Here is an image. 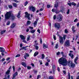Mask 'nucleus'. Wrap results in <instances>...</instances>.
<instances>
[{
	"label": "nucleus",
	"mask_w": 79,
	"mask_h": 79,
	"mask_svg": "<svg viewBox=\"0 0 79 79\" xmlns=\"http://www.w3.org/2000/svg\"><path fill=\"white\" fill-rule=\"evenodd\" d=\"M13 71H15V66H13Z\"/></svg>",
	"instance_id": "obj_64"
},
{
	"label": "nucleus",
	"mask_w": 79,
	"mask_h": 79,
	"mask_svg": "<svg viewBox=\"0 0 79 79\" xmlns=\"http://www.w3.org/2000/svg\"><path fill=\"white\" fill-rule=\"evenodd\" d=\"M64 46L66 47H69V46H70L69 40H68L65 42Z\"/></svg>",
	"instance_id": "obj_9"
},
{
	"label": "nucleus",
	"mask_w": 79,
	"mask_h": 79,
	"mask_svg": "<svg viewBox=\"0 0 79 79\" xmlns=\"http://www.w3.org/2000/svg\"><path fill=\"white\" fill-rule=\"evenodd\" d=\"M50 5H47V8H50Z\"/></svg>",
	"instance_id": "obj_49"
},
{
	"label": "nucleus",
	"mask_w": 79,
	"mask_h": 79,
	"mask_svg": "<svg viewBox=\"0 0 79 79\" xmlns=\"http://www.w3.org/2000/svg\"><path fill=\"white\" fill-rule=\"evenodd\" d=\"M18 76V72H15V73L13 75V77L12 79H14L15 77H16V76Z\"/></svg>",
	"instance_id": "obj_10"
},
{
	"label": "nucleus",
	"mask_w": 79,
	"mask_h": 79,
	"mask_svg": "<svg viewBox=\"0 0 79 79\" xmlns=\"http://www.w3.org/2000/svg\"><path fill=\"white\" fill-rule=\"evenodd\" d=\"M23 42H24V43H25V44H27V42L26 41V40H23Z\"/></svg>",
	"instance_id": "obj_60"
},
{
	"label": "nucleus",
	"mask_w": 79,
	"mask_h": 79,
	"mask_svg": "<svg viewBox=\"0 0 79 79\" xmlns=\"http://www.w3.org/2000/svg\"><path fill=\"white\" fill-rule=\"evenodd\" d=\"M45 65H46V66H48V62H46Z\"/></svg>",
	"instance_id": "obj_58"
},
{
	"label": "nucleus",
	"mask_w": 79,
	"mask_h": 79,
	"mask_svg": "<svg viewBox=\"0 0 79 79\" xmlns=\"http://www.w3.org/2000/svg\"><path fill=\"white\" fill-rule=\"evenodd\" d=\"M54 27L57 29H60V24L59 23H56L54 24Z\"/></svg>",
	"instance_id": "obj_6"
},
{
	"label": "nucleus",
	"mask_w": 79,
	"mask_h": 79,
	"mask_svg": "<svg viewBox=\"0 0 79 79\" xmlns=\"http://www.w3.org/2000/svg\"><path fill=\"white\" fill-rule=\"evenodd\" d=\"M20 15H21V11H19L18 13V15H17V17L18 18H20Z\"/></svg>",
	"instance_id": "obj_23"
},
{
	"label": "nucleus",
	"mask_w": 79,
	"mask_h": 79,
	"mask_svg": "<svg viewBox=\"0 0 79 79\" xmlns=\"http://www.w3.org/2000/svg\"><path fill=\"white\" fill-rule=\"evenodd\" d=\"M59 63L60 64H62L63 66H66L68 64V60L65 58H61L59 60Z\"/></svg>",
	"instance_id": "obj_1"
},
{
	"label": "nucleus",
	"mask_w": 79,
	"mask_h": 79,
	"mask_svg": "<svg viewBox=\"0 0 79 79\" xmlns=\"http://www.w3.org/2000/svg\"><path fill=\"white\" fill-rule=\"evenodd\" d=\"M22 64L23 65V66L24 67H26V63L24 62H22Z\"/></svg>",
	"instance_id": "obj_26"
},
{
	"label": "nucleus",
	"mask_w": 79,
	"mask_h": 79,
	"mask_svg": "<svg viewBox=\"0 0 79 79\" xmlns=\"http://www.w3.org/2000/svg\"><path fill=\"white\" fill-rule=\"evenodd\" d=\"M20 37L22 40H24V39H25V37L23 35H20Z\"/></svg>",
	"instance_id": "obj_15"
},
{
	"label": "nucleus",
	"mask_w": 79,
	"mask_h": 79,
	"mask_svg": "<svg viewBox=\"0 0 79 79\" xmlns=\"http://www.w3.org/2000/svg\"><path fill=\"white\" fill-rule=\"evenodd\" d=\"M28 4V2L27 1H26L25 3V4H24V6H26Z\"/></svg>",
	"instance_id": "obj_36"
},
{
	"label": "nucleus",
	"mask_w": 79,
	"mask_h": 79,
	"mask_svg": "<svg viewBox=\"0 0 79 79\" xmlns=\"http://www.w3.org/2000/svg\"><path fill=\"white\" fill-rule=\"evenodd\" d=\"M49 79H54L53 76H50L49 77Z\"/></svg>",
	"instance_id": "obj_30"
},
{
	"label": "nucleus",
	"mask_w": 79,
	"mask_h": 79,
	"mask_svg": "<svg viewBox=\"0 0 79 79\" xmlns=\"http://www.w3.org/2000/svg\"><path fill=\"white\" fill-rule=\"evenodd\" d=\"M63 73L64 74H66V71H65L64 70L63 71Z\"/></svg>",
	"instance_id": "obj_61"
},
{
	"label": "nucleus",
	"mask_w": 79,
	"mask_h": 79,
	"mask_svg": "<svg viewBox=\"0 0 79 79\" xmlns=\"http://www.w3.org/2000/svg\"><path fill=\"white\" fill-rule=\"evenodd\" d=\"M20 54H17L16 56H15L16 58H17V57H19L20 56Z\"/></svg>",
	"instance_id": "obj_39"
},
{
	"label": "nucleus",
	"mask_w": 79,
	"mask_h": 79,
	"mask_svg": "<svg viewBox=\"0 0 79 79\" xmlns=\"http://www.w3.org/2000/svg\"><path fill=\"white\" fill-rule=\"evenodd\" d=\"M55 68H56V67H55V65H53L52 66V71L53 72L54 74H55Z\"/></svg>",
	"instance_id": "obj_12"
},
{
	"label": "nucleus",
	"mask_w": 79,
	"mask_h": 79,
	"mask_svg": "<svg viewBox=\"0 0 79 79\" xmlns=\"http://www.w3.org/2000/svg\"><path fill=\"white\" fill-rule=\"evenodd\" d=\"M77 60H78V57H77L74 60V62L76 64H77V62L76 61H77Z\"/></svg>",
	"instance_id": "obj_21"
},
{
	"label": "nucleus",
	"mask_w": 79,
	"mask_h": 79,
	"mask_svg": "<svg viewBox=\"0 0 79 79\" xmlns=\"http://www.w3.org/2000/svg\"><path fill=\"white\" fill-rule=\"evenodd\" d=\"M25 14L26 15L25 16V17L26 18H27L28 20H31V18L29 17V16H30V14H28V13H27V12H26L25 13Z\"/></svg>",
	"instance_id": "obj_8"
},
{
	"label": "nucleus",
	"mask_w": 79,
	"mask_h": 79,
	"mask_svg": "<svg viewBox=\"0 0 79 79\" xmlns=\"http://www.w3.org/2000/svg\"><path fill=\"white\" fill-rule=\"evenodd\" d=\"M29 29H33V27H31V26H29Z\"/></svg>",
	"instance_id": "obj_43"
},
{
	"label": "nucleus",
	"mask_w": 79,
	"mask_h": 79,
	"mask_svg": "<svg viewBox=\"0 0 79 79\" xmlns=\"http://www.w3.org/2000/svg\"><path fill=\"white\" fill-rule=\"evenodd\" d=\"M58 4L56 3V4H55V5L54 7H55L56 8H57L58 6Z\"/></svg>",
	"instance_id": "obj_37"
},
{
	"label": "nucleus",
	"mask_w": 79,
	"mask_h": 79,
	"mask_svg": "<svg viewBox=\"0 0 79 79\" xmlns=\"http://www.w3.org/2000/svg\"><path fill=\"white\" fill-rule=\"evenodd\" d=\"M10 23V22L9 21H8L6 25H9Z\"/></svg>",
	"instance_id": "obj_41"
},
{
	"label": "nucleus",
	"mask_w": 79,
	"mask_h": 79,
	"mask_svg": "<svg viewBox=\"0 0 79 79\" xmlns=\"http://www.w3.org/2000/svg\"><path fill=\"white\" fill-rule=\"evenodd\" d=\"M37 32H39V34H40V30H39V29H38L37 30Z\"/></svg>",
	"instance_id": "obj_54"
},
{
	"label": "nucleus",
	"mask_w": 79,
	"mask_h": 79,
	"mask_svg": "<svg viewBox=\"0 0 79 79\" xmlns=\"http://www.w3.org/2000/svg\"><path fill=\"white\" fill-rule=\"evenodd\" d=\"M11 18L12 19V20H14V19H15V17L14 16V15H12Z\"/></svg>",
	"instance_id": "obj_31"
},
{
	"label": "nucleus",
	"mask_w": 79,
	"mask_h": 79,
	"mask_svg": "<svg viewBox=\"0 0 79 79\" xmlns=\"http://www.w3.org/2000/svg\"><path fill=\"white\" fill-rule=\"evenodd\" d=\"M11 12H7L6 14H5V20L6 19H8L10 18L11 16Z\"/></svg>",
	"instance_id": "obj_3"
},
{
	"label": "nucleus",
	"mask_w": 79,
	"mask_h": 79,
	"mask_svg": "<svg viewBox=\"0 0 79 79\" xmlns=\"http://www.w3.org/2000/svg\"><path fill=\"white\" fill-rule=\"evenodd\" d=\"M53 39H54V40H56V36H55V35H53Z\"/></svg>",
	"instance_id": "obj_48"
},
{
	"label": "nucleus",
	"mask_w": 79,
	"mask_h": 79,
	"mask_svg": "<svg viewBox=\"0 0 79 79\" xmlns=\"http://www.w3.org/2000/svg\"><path fill=\"white\" fill-rule=\"evenodd\" d=\"M68 5H69L70 6H71V5H72V3L71 2L68 3Z\"/></svg>",
	"instance_id": "obj_38"
},
{
	"label": "nucleus",
	"mask_w": 79,
	"mask_h": 79,
	"mask_svg": "<svg viewBox=\"0 0 79 79\" xmlns=\"http://www.w3.org/2000/svg\"><path fill=\"white\" fill-rule=\"evenodd\" d=\"M37 55H39V52H36L34 54V56H36Z\"/></svg>",
	"instance_id": "obj_19"
},
{
	"label": "nucleus",
	"mask_w": 79,
	"mask_h": 79,
	"mask_svg": "<svg viewBox=\"0 0 79 79\" xmlns=\"http://www.w3.org/2000/svg\"><path fill=\"white\" fill-rule=\"evenodd\" d=\"M58 44H56L55 47V48H58Z\"/></svg>",
	"instance_id": "obj_46"
},
{
	"label": "nucleus",
	"mask_w": 79,
	"mask_h": 79,
	"mask_svg": "<svg viewBox=\"0 0 79 79\" xmlns=\"http://www.w3.org/2000/svg\"><path fill=\"white\" fill-rule=\"evenodd\" d=\"M10 70H8L6 73V74H7L8 75L10 73Z\"/></svg>",
	"instance_id": "obj_16"
},
{
	"label": "nucleus",
	"mask_w": 79,
	"mask_h": 79,
	"mask_svg": "<svg viewBox=\"0 0 79 79\" xmlns=\"http://www.w3.org/2000/svg\"><path fill=\"white\" fill-rule=\"evenodd\" d=\"M40 44H42V38H40Z\"/></svg>",
	"instance_id": "obj_40"
},
{
	"label": "nucleus",
	"mask_w": 79,
	"mask_h": 79,
	"mask_svg": "<svg viewBox=\"0 0 79 79\" xmlns=\"http://www.w3.org/2000/svg\"><path fill=\"white\" fill-rule=\"evenodd\" d=\"M37 21H35L34 22V23H33V24H34V26L35 27V26H37Z\"/></svg>",
	"instance_id": "obj_17"
},
{
	"label": "nucleus",
	"mask_w": 79,
	"mask_h": 79,
	"mask_svg": "<svg viewBox=\"0 0 79 79\" xmlns=\"http://www.w3.org/2000/svg\"><path fill=\"white\" fill-rule=\"evenodd\" d=\"M30 38H31V35H28L27 38V41H29V40H30Z\"/></svg>",
	"instance_id": "obj_27"
},
{
	"label": "nucleus",
	"mask_w": 79,
	"mask_h": 79,
	"mask_svg": "<svg viewBox=\"0 0 79 79\" xmlns=\"http://www.w3.org/2000/svg\"><path fill=\"white\" fill-rule=\"evenodd\" d=\"M12 5H13V6H14V7H17V6H18V5L16 3H13Z\"/></svg>",
	"instance_id": "obj_25"
},
{
	"label": "nucleus",
	"mask_w": 79,
	"mask_h": 79,
	"mask_svg": "<svg viewBox=\"0 0 79 79\" xmlns=\"http://www.w3.org/2000/svg\"><path fill=\"white\" fill-rule=\"evenodd\" d=\"M68 65L69 66V67H71V68H74L76 67V65L75 64L72 63H70V61L69 62Z\"/></svg>",
	"instance_id": "obj_5"
},
{
	"label": "nucleus",
	"mask_w": 79,
	"mask_h": 79,
	"mask_svg": "<svg viewBox=\"0 0 79 79\" xmlns=\"http://www.w3.org/2000/svg\"><path fill=\"white\" fill-rule=\"evenodd\" d=\"M60 54V52H58L57 53V55H59Z\"/></svg>",
	"instance_id": "obj_62"
},
{
	"label": "nucleus",
	"mask_w": 79,
	"mask_h": 79,
	"mask_svg": "<svg viewBox=\"0 0 79 79\" xmlns=\"http://www.w3.org/2000/svg\"><path fill=\"white\" fill-rule=\"evenodd\" d=\"M40 77V75H39L37 76V79H39Z\"/></svg>",
	"instance_id": "obj_42"
},
{
	"label": "nucleus",
	"mask_w": 79,
	"mask_h": 79,
	"mask_svg": "<svg viewBox=\"0 0 79 79\" xmlns=\"http://www.w3.org/2000/svg\"><path fill=\"white\" fill-rule=\"evenodd\" d=\"M31 23V22L30 21L28 20L27 21V25L28 26V25H30Z\"/></svg>",
	"instance_id": "obj_20"
},
{
	"label": "nucleus",
	"mask_w": 79,
	"mask_h": 79,
	"mask_svg": "<svg viewBox=\"0 0 79 79\" xmlns=\"http://www.w3.org/2000/svg\"><path fill=\"white\" fill-rule=\"evenodd\" d=\"M6 32V30H3L1 32V35L3 34H4V33Z\"/></svg>",
	"instance_id": "obj_28"
},
{
	"label": "nucleus",
	"mask_w": 79,
	"mask_h": 79,
	"mask_svg": "<svg viewBox=\"0 0 79 79\" xmlns=\"http://www.w3.org/2000/svg\"><path fill=\"white\" fill-rule=\"evenodd\" d=\"M78 19H75V20L74 21V22H77L78 21Z\"/></svg>",
	"instance_id": "obj_55"
},
{
	"label": "nucleus",
	"mask_w": 79,
	"mask_h": 79,
	"mask_svg": "<svg viewBox=\"0 0 79 79\" xmlns=\"http://www.w3.org/2000/svg\"><path fill=\"white\" fill-rule=\"evenodd\" d=\"M15 26H16V24H15V23H13L11 26L10 27L11 28H14V27H15Z\"/></svg>",
	"instance_id": "obj_22"
},
{
	"label": "nucleus",
	"mask_w": 79,
	"mask_h": 79,
	"mask_svg": "<svg viewBox=\"0 0 79 79\" xmlns=\"http://www.w3.org/2000/svg\"><path fill=\"white\" fill-rule=\"evenodd\" d=\"M72 5H74V6H76V4H75V3L74 2H72Z\"/></svg>",
	"instance_id": "obj_35"
},
{
	"label": "nucleus",
	"mask_w": 79,
	"mask_h": 79,
	"mask_svg": "<svg viewBox=\"0 0 79 79\" xmlns=\"http://www.w3.org/2000/svg\"><path fill=\"white\" fill-rule=\"evenodd\" d=\"M9 8H10V9H11L12 8V6H11V5L9 6Z\"/></svg>",
	"instance_id": "obj_52"
},
{
	"label": "nucleus",
	"mask_w": 79,
	"mask_h": 79,
	"mask_svg": "<svg viewBox=\"0 0 79 79\" xmlns=\"http://www.w3.org/2000/svg\"><path fill=\"white\" fill-rule=\"evenodd\" d=\"M68 76H69L68 77V79H71V76L70 75V73L68 72Z\"/></svg>",
	"instance_id": "obj_29"
},
{
	"label": "nucleus",
	"mask_w": 79,
	"mask_h": 79,
	"mask_svg": "<svg viewBox=\"0 0 79 79\" xmlns=\"http://www.w3.org/2000/svg\"><path fill=\"white\" fill-rule=\"evenodd\" d=\"M69 10H68L67 11V15H69Z\"/></svg>",
	"instance_id": "obj_44"
},
{
	"label": "nucleus",
	"mask_w": 79,
	"mask_h": 79,
	"mask_svg": "<svg viewBox=\"0 0 79 79\" xmlns=\"http://www.w3.org/2000/svg\"><path fill=\"white\" fill-rule=\"evenodd\" d=\"M66 35H64L63 37H62L61 36H59V40L60 44H63L64 43V41H63V39L64 40H65L66 39Z\"/></svg>",
	"instance_id": "obj_2"
},
{
	"label": "nucleus",
	"mask_w": 79,
	"mask_h": 79,
	"mask_svg": "<svg viewBox=\"0 0 79 79\" xmlns=\"http://www.w3.org/2000/svg\"><path fill=\"white\" fill-rule=\"evenodd\" d=\"M34 47H35L36 50H39V47L38 46H35V45H34Z\"/></svg>",
	"instance_id": "obj_34"
},
{
	"label": "nucleus",
	"mask_w": 79,
	"mask_h": 79,
	"mask_svg": "<svg viewBox=\"0 0 79 79\" xmlns=\"http://www.w3.org/2000/svg\"><path fill=\"white\" fill-rule=\"evenodd\" d=\"M9 60H10V58L8 57L7 59H6L7 61H8Z\"/></svg>",
	"instance_id": "obj_59"
},
{
	"label": "nucleus",
	"mask_w": 79,
	"mask_h": 79,
	"mask_svg": "<svg viewBox=\"0 0 79 79\" xmlns=\"http://www.w3.org/2000/svg\"><path fill=\"white\" fill-rule=\"evenodd\" d=\"M31 69V67H29V66H28L27 67V69Z\"/></svg>",
	"instance_id": "obj_50"
},
{
	"label": "nucleus",
	"mask_w": 79,
	"mask_h": 79,
	"mask_svg": "<svg viewBox=\"0 0 79 79\" xmlns=\"http://www.w3.org/2000/svg\"><path fill=\"white\" fill-rule=\"evenodd\" d=\"M43 48H44V49H45L46 48H48V46L47 45L45 44H43Z\"/></svg>",
	"instance_id": "obj_14"
},
{
	"label": "nucleus",
	"mask_w": 79,
	"mask_h": 79,
	"mask_svg": "<svg viewBox=\"0 0 79 79\" xmlns=\"http://www.w3.org/2000/svg\"><path fill=\"white\" fill-rule=\"evenodd\" d=\"M22 50H23V49H24V50L25 51L27 50V49H26V48L25 47H22Z\"/></svg>",
	"instance_id": "obj_32"
},
{
	"label": "nucleus",
	"mask_w": 79,
	"mask_h": 79,
	"mask_svg": "<svg viewBox=\"0 0 79 79\" xmlns=\"http://www.w3.org/2000/svg\"><path fill=\"white\" fill-rule=\"evenodd\" d=\"M24 58H25V60H26V58H27V56H26V55H25L24 56Z\"/></svg>",
	"instance_id": "obj_57"
},
{
	"label": "nucleus",
	"mask_w": 79,
	"mask_h": 79,
	"mask_svg": "<svg viewBox=\"0 0 79 79\" xmlns=\"http://www.w3.org/2000/svg\"><path fill=\"white\" fill-rule=\"evenodd\" d=\"M60 8V11H61V12H63L64 10V9H65L64 7V6H61Z\"/></svg>",
	"instance_id": "obj_11"
},
{
	"label": "nucleus",
	"mask_w": 79,
	"mask_h": 79,
	"mask_svg": "<svg viewBox=\"0 0 79 79\" xmlns=\"http://www.w3.org/2000/svg\"><path fill=\"white\" fill-rule=\"evenodd\" d=\"M56 15H54L53 16V19H56Z\"/></svg>",
	"instance_id": "obj_56"
},
{
	"label": "nucleus",
	"mask_w": 79,
	"mask_h": 79,
	"mask_svg": "<svg viewBox=\"0 0 79 79\" xmlns=\"http://www.w3.org/2000/svg\"><path fill=\"white\" fill-rule=\"evenodd\" d=\"M25 56H27V57L29 56V54H28L27 53H26L25 54Z\"/></svg>",
	"instance_id": "obj_45"
},
{
	"label": "nucleus",
	"mask_w": 79,
	"mask_h": 79,
	"mask_svg": "<svg viewBox=\"0 0 79 79\" xmlns=\"http://www.w3.org/2000/svg\"><path fill=\"white\" fill-rule=\"evenodd\" d=\"M0 52L3 53L5 52V51L4 50V48H3L0 47Z\"/></svg>",
	"instance_id": "obj_13"
},
{
	"label": "nucleus",
	"mask_w": 79,
	"mask_h": 79,
	"mask_svg": "<svg viewBox=\"0 0 79 79\" xmlns=\"http://www.w3.org/2000/svg\"><path fill=\"white\" fill-rule=\"evenodd\" d=\"M14 2H15L16 3H18L19 1H17V0H13Z\"/></svg>",
	"instance_id": "obj_47"
},
{
	"label": "nucleus",
	"mask_w": 79,
	"mask_h": 79,
	"mask_svg": "<svg viewBox=\"0 0 79 79\" xmlns=\"http://www.w3.org/2000/svg\"><path fill=\"white\" fill-rule=\"evenodd\" d=\"M44 57H45V55H44V54H42L41 59H42V60L43 59H44Z\"/></svg>",
	"instance_id": "obj_33"
},
{
	"label": "nucleus",
	"mask_w": 79,
	"mask_h": 79,
	"mask_svg": "<svg viewBox=\"0 0 79 79\" xmlns=\"http://www.w3.org/2000/svg\"><path fill=\"white\" fill-rule=\"evenodd\" d=\"M35 32V30L34 29L30 30V32L31 33V34H34Z\"/></svg>",
	"instance_id": "obj_24"
},
{
	"label": "nucleus",
	"mask_w": 79,
	"mask_h": 79,
	"mask_svg": "<svg viewBox=\"0 0 79 79\" xmlns=\"http://www.w3.org/2000/svg\"><path fill=\"white\" fill-rule=\"evenodd\" d=\"M28 8L29 10L32 11L33 12H34L35 11V8L33 6H29Z\"/></svg>",
	"instance_id": "obj_7"
},
{
	"label": "nucleus",
	"mask_w": 79,
	"mask_h": 79,
	"mask_svg": "<svg viewBox=\"0 0 79 79\" xmlns=\"http://www.w3.org/2000/svg\"><path fill=\"white\" fill-rule=\"evenodd\" d=\"M74 29H75V28H74V26H73L72 27V31L73 32H76V31Z\"/></svg>",
	"instance_id": "obj_18"
},
{
	"label": "nucleus",
	"mask_w": 79,
	"mask_h": 79,
	"mask_svg": "<svg viewBox=\"0 0 79 79\" xmlns=\"http://www.w3.org/2000/svg\"><path fill=\"white\" fill-rule=\"evenodd\" d=\"M63 19V16L60 14H59L57 17L56 19L59 22L61 21Z\"/></svg>",
	"instance_id": "obj_4"
},
{
	"label": "nucleus",
	"mask_w": 79,
	"mask_h": 79,
	"mask_svg": "<svg viewBox=\"0 0 79 79\" xmlns=\"http://www.w3.org/2000/svg\"><path fill=\"white\" fill-rule=\"evenodd\" d=\"M68 30H65V33H68Z\"/></svg>",
	"instance_id": "obj_63"
},
{
	"label": "nucleus",
	"mask_w": 79,
	"mask_h": 79,
	"mask_svg": "<svg viewBox=\"0 0 79 79\" xmlns=\"http://www.w3.org/2000/svg\"><path fill=\"white\" fill-rule=\"evenodd\" d=\"M70 57L72 59H73V58H74V55H73V54H72Z\"/></svg>",
	"instance_id": "obj_51"
},
{
	"label": "nucleus",
	"mask_w": 79,
	"mask_h": 79,
	"mask_svg": "<svg viewBox=\"0 0 79 79\" xmlns=\"http://www.w3.org/2000/svg\"><path fill=\"white\" fill-rule=\"evenodd\" d=\"M52 11L53 12H55V11H56V10H55V9H53L52 10Z\"/></svg>",
	"instance_id": "obj_53"
}]
</instances>
